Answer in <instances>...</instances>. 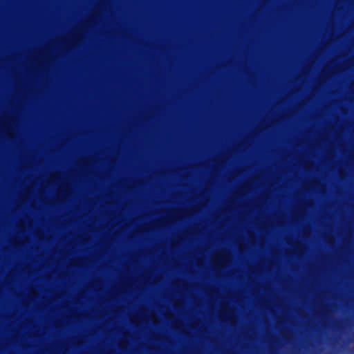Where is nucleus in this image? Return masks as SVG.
<instances>
[{"label": "nucleus", "instance_id": "f257e3e1", "mask_svg": "<svg viewBox=\"0 0 354 354\" xmlns=\"http://www.w3.org/2000/svg\"><path fill=\"white\" fill-rule=\"evenodd\" d=\"M39 68H40V93L44 91V83L42 84V73H44V42L40 41L39 46Z\"/></svg>", "mask_w": 354, "mask_h": 354}, {"label": "nucleus", "instance_id": "f03ea898", "mask_svg": "<svg viewBox=\"0 0 354 354\" xmlns=\"http://www.w3.org/2000/svg\"><path fill=\"white\" fill-rule=\"evenodd\" d=\"M40 178V188H39V198L40 205H42V203H44V171H40L39 174Z\"/></svg>", "mask_w": 354, "mask_h": 354}, {"label": "nucleus", "instance_id": "7ed1b4c3", "mask_svg": "<svg viewBox=\"0 0 354 354\" xmlns=\"http://www.w3.org/2000/svg\"><path fill=\"white\" fill-rule=\"evenodd\" d=\"M30 188L29 187L26 188L25 189H24V191L19 195V199L20 201H24L30 196Z\"/></svg>", "mask_w": 354, "mask_h": 354}, {"label": "nucleus", "instance_id": "20e7f679", "mask_svg": "<svg viewBox=\"0 0 354 354\" xmlns=\"http://www.w3.org/2000/svg\"><path fill=\"white\" fill-rule=\"evenodd\" d=\"M40 230H39V236H40V242H42V240L44 239V227H42L41 222H44V216L40 215Z\"/></svg>", "mask_w": 354, "mask_h": 354}, {"label": "nucleus", "instance_id": "39448f33", "mask_svg": "<svg viewBox=\"0 0 354 354\" xmlns=\"http://www.w3.org/2000/svg\"><path fill=\"white\" fill-rule=\"evenodd\" d=\"M68 194V191L67 189H66V190H64V192L63 193H62L60 194V196L64 198H65L66 195Z\"/></svg>", "mask_w": 354, "mask_h": 354}, {"label": "nucleus", "instance_id": "423d86ee", "mask_svg": "<svg viewBox=\"0 0 354 354\" xmlns=\"http://www.w3.org/2000/svg\"><path fill=\"white\" fill-rule=\"evenodd\" d=\"M42 162L44 163V156H42V155L41 154V156H40V163H41V165L42 164Z\"/></svg>", "mask_w": 354, "mask_h": 354}, {"label": "nucleus", "instance_id": "0eeeda50", "mask_svg": "<svg viewBox=\"0 0 354 354\" xmlns=\"http://www.w3.org/2000/svg\"><path fill=\"white\" fill-rule=\"evenodd\" d=\"M44 353V346H40V354Z\"/></svg>", "mask_w": 354, "mask_h": 354}, {"label": "nucleus", "instance_id": "6e6552de", "mask_svg": "<svg viewBox=\"0 0 354 354\" xmlns=\"http://www.w3.org/2000/svg\"><path fill=\"white\" fill-rule=\"evenodd\" d=\"M40 308L41 309L42 308H44V302L43 303L42 300L41 299L40 301Z\"/></svg>", "mask_w": 354, "mask_h": 354}, {"label": "nucleus", "instance_id": "1a4fd4ad", "mask_svg": "<svg viewBox=\"0 0 354 354\" xmlns=\"http://www.w3.org/2000/svg\"><path fill=\"white\" fill-rule=\"evenodd\" d=\"M47 111H45V113H46V118H47Z\"/></svg>", "mask_w": 354, "mask_h": 354}, {"label": "nucleus", "instance_id": "9d476101", "mask_svg": "<svg viewBox=\"0 0 354 354\" xmlns=\"http://www.w3.org/2000/svg\"><path fill=\"white\" fill-rule=\"evenodd\" d=\"M48 220H47V216H46V220H45V222H47Z\"/></svg>", "mask_w": 354, "mask_h": 354}, {"label": "nucleus", "instance_id": "9b49d317", "mask_svg": "<svg viewBox=\"0 0 354 354\" xmlns=\"http://www.w3.org/2000/svg\"><path fill=\"white\" fill-rule=\"evenodd\" d=\"M39 113H40V114H41V115L42 113H44V112H43V111H41V112H39Z\"/></svg>", "mask_w": 354, "mask_h": 354}, {"label": "nucleus", "instance_id": "f8f14e48", "mask_svg": "<svg viewBox=\"0 0 354 354\" xmlns=\"http://www.w3.org/2000/svg\"><path fill=\"white\" fill-rule=\"evenodd\" d=\"M40 336H41V339H42V334H40Z\"/></svg>", "mask_w": 354, "mask_h": 354}, {"label": "nucleus", "instance_id": "ddd939ff", "mask_svg": "<svg viewBox=\"0 0 354 354\" xmlns=\"http://www.w3.org/2000/svg\"><path fill=\"white\" fill-rule=\"evenodd\" d=\"M45 60H46V61L47 60V58H46V57L45 58Z\"/></svg>", "mask_w": 354, "mask_h": 354}, {"label": "nucleus", "instance_id": "4468645a", "mask_svg": "<svg viewBox=\"0 0 354 354\" xmlns=\"http://www.w3.org/2000/svg\"><path fill=\"white\" fill-rule=\"evenodd\" d=\"M45 85H46V86L47 85V83H46V82L45 83Z\"/></svg>", "mask_w": 354, "mask_h": 354}, {"label": "nucleus", "instance_id": "2eb2a0df", "mask_svg": "<svg viewBox=\"0 0 354 354\" xmlns=\"http://www.w3.org/2000/svg\"><path fill=\"white\" fill-rule=\"evenodd\" d=\"M45 183H46V184L47 183V181H46V180L45 181Z\"/></svg>", "mask_w": 354, "mask_h": 354}, {"label": "nucleus", "instance_id": "dca6fc26", "mask_svg": "<svg viewBox=\"0 0 354 354\" xmlns=\"http://www.w3.org/2000/svg\"><path fill=\"white\" fill-rule=\"evenodd\" d=\"M45 204H46V205L47 204V202H46V201L45 202Z\"/></svg>", "mask_w": 354, "mask_h": 354}]
</instances>
